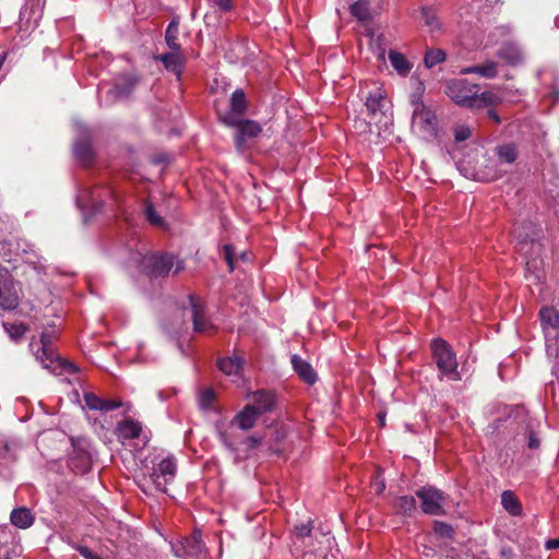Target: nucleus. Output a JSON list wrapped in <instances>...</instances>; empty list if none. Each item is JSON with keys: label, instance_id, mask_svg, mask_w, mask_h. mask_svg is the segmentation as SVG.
<instances>
[{"label": "nucleus", "instance_id": "obj_50", "mask_svg": "<svg viewBox=\"0 0 559 559\" xmlns=\"http://www.w3.org/2000/svg\"><path fill=\"white\" fill-rule=\"evenodd\" d=\"M245 443L247 444L248 449H254L261 443V439L251 436L245 440Z\"/></svg>", "mask_w": 559, "mask_h": 559}, {"label": "nucleus", "instance_id": "obj_17", "mask_svg": "<svg viewBox=\"0 0 559 559\" xmlns=\"http://www.w3.org/2000/svg\"><path fill=\"white\" fill-rule=\"evenodd\" d=\"M175 461L169 457L162 460L154 472V484L156 489H166V486L170 483V479L175 477Z\"/></svg>", "mask_w": 559, "mask_h": 559}, {"label": "nucleus", "instance_id": "obj_43", "mask_svg": "<svg viewBox=\"0 0 559 559\" xmlns=\"http://www.w3.org/2000/svg\"><path fill=\"white\" fill-rule=\"evenodd\" d=\"M97 190H98V188H94L92 190H87L86 191V195H84L83 198H85L86 202L90 203L92 206L102 207L103 206V202L98 201L96 199V191Z\"/></svg>", "mask_w": 559, "mask_h": 559}, {"label": "nucleus", "instance_id": "obj_10", "mask_svg": "<svg viewBox=\"0 0 559 559\" xmlns=\"http://www.w3.org/2000/svg\"><path fill=\"white\" fill-rule=\"evenodd\" d=\"M142 76L136 72L122 73L116 78L114 87L108 92L115 98L127 99L140 85Z\"/></svg>", "mask_w": 559, "mask_h": 559}, {"label": "nucleus", "instance_id": "obj_12", "mask_svg": "<svg viewBox=\"0 0 559 559\" xmlns=\"http://www.w3.org/2000/svg\"><path fill=\"white\" fill-rule=\"evenodd\" d=\"M233 128L237 129L235 146L238 152H243L246 142L258 138L262 132V128L257 121L243 118L239 119L238 124H235Z\"/></svg>", "mask_w": 559, "mask_h": 559}, {"label": "nucleus", "instance_id": "obj_49", "mask_svg": "<svg viewBox=\"0 0 559 559\" xmlns=\"http://www.w3.org/2000/svg\"><path fill=\"white\" fill-rule=\"evenodd\" d=\"M384 39L383 35H379L376 39V43L378 45V57L381 60H384L385 55V48L382 46V40Z\"/></svg>", "mask_w": 559, "mask_h": 559}, {"label": "nucleus", "instance_id": "obj_22", "mask_svg": "<svg viewBox=\"0 0 559 559\" xmlns=\"http://www.w3.org/2000/svg\"><path fill=\"white\" fill-rule=\"evenodd\" d=\"M260 415L249 404L243 407L234 418L238 427L242 430H249L254 425Z\"/></svg>", "mask_w": 559, "mask_h": 559}, {"label": "nucleus", "instance_id": "obj_53", "mask_svg": "<svg viewBox=\"0 0 559 559\" xmlns=\"http://www.w3.org/2000/svg\"><path fill=\"white\" fill-rule=\"evenodd\" d=\"M0 559H11V558L9 557V552H8V550H5L3 554H1V552H0Z\"/></svg>", "mask_w": 559, "mask_h": 559}, {"label": "nucleus", "instance_id": "obj_47", "mask_svg": "<svg viewBox=\"0 0 559 559\" xmlns=\"http://www.w3.org/2000/svg\"><path fill=\"white\" fill-rule=\"evenodd\" d=\"M371 484L374 487V489H384L385 488V484H384L381 473H377L374 476H372Z\"/></svg>", "mask_w": 559, "mask_h": 559}, {"label": "nucleus", "instance_id": "obj_54", "mask_svg": "<svg viewBox=\"0 0 559 559\" xmlns=\"http://www.w3.org/2000/svg\"><path fill=\"white\" fill-rule=\"evenodd\" d=\"M533 239H534L533 237H530V235H528V234H526V235L523 237V240H522V241H523V242H524V241H528V240H530V241H533Z\"/></svg>", "mask_w": 559, "mask_h": 559}, {"label": "nucleus", "instance_id": "obj_57", "mask_svg": "<svg viewBox=\"0 0 559 559\" xmlns=\"http://www.w3.org/2000/svg\"><path fill=\"white\" fill-rule=\"evenodd\" d=\"M107 194H112L111 190H109L108 188L106 189H103Z\"/></svg>", "mask_w": 559, "mask_h": 559}, {"label": "nucleus", "instance_id": "obj_45", "mask_svg": "<svg viewBox=\"0 0 559 559\" xmlns=\"http://www.w3.org/2000/svg\"><path fill=\"white\" fill-rule=\"evenodd\" d=\"M215 4L223 12H229L234 9V3L231 0H215Z\"/></svg>", "mask_w": 559, "mask_h": 559}, {"label": "nucleus", "instance_id": "obj_38", "mask_svg": "<svg viewBox=\"0 0 559 559\" xmlns=\"http://www.w3.org/2000/svg\"><path fill=\"white\" fill-rule=\"evenodd\" d=\"M216 400V393L212 388L204 389L199 396V404L202 409H210Z\"/></svg>", "mask_w": 559, "mask_h": 559}, {"label": "nucleus", "instance_id": "obj_26", "mask_svg": "<svg viewBox=\"0 0 559 559\" xmlns=\"http://www.w3.org/2000/svg\"><path fill=\"white\" fill-rule=\"evenodd\" d=\"M501 504L503 509L513 516H520L522 514V503L514 495V491H502Z\"/></svg>", "mask_w": 559, "mask_h": 559}, {"label": "nucleus", "instance_id": "obj_23", "mask_svg": "<svg viewBox=\"0 0 559 559\" xmlns=\"http://www.w3.org/2000/svg\"><path fill=\"white\" fill-rule=\"evenodd\" d=\"M495 154L500 162L506 164H513L519 157L518 145L513 142L503 143L495 148Z\"/></svg>", "mask_w": 559, "mask_h": 559}, {"label": "nucleus", "instance_id": "obj_32", "mask_svg": "<svg viewBox=\"0 0 559 559\" xmlns=\"http://www.w3.org/2000/svg\"><path fill=\"white\" fill-rule=\"evenodd\" d=\"M394 508L400 513L411 515L416 510V500L413 496H400L394 500Z\"/></svg>", "mask_w": 559, "mask_h": 559}, {"label": "nucleus", "instance_id": "obj_6", "mask_svg": "<svg viewBox=\"0 0 559 559\" xmlns=\"http://www.w3.org/2000/svg\"><path fill=\"white\" fill-rule=\"evenodd\" d=\"M248 108L246 93L243 90L237 88L231 93L228 110L218 114L219 121L226 127H234L238 124L239 119L243 118Z\"/></svg>", "mask_w": 559, "mask_h": 559}, {"label": "nucleus", "instance_id": "obj_21", "mask_svg": "<svg viewBox=\"0 0 559 559\" xmlns=\"http://www.w3.org/2000/svg\"><path fill=\"white\" fill-rule=\"evenodd\" d=\"M119 437L123 439L139 438L142 432V425L131 418L120 421L117 426Z\"/></svg>", "mask_w": 559, "mask_h": 559}, {"label": "nucleus", "instance_id": "obj_48", "mask_svg": "<svg viewBox=\"0 0 559 559\" xmlns=\"http://www.w3.org/2000/svg\"><path fill=\"white\" fill-rule=\"evenodd\" d=\"M540 442L537 436L531 430L528 435V442L527 447L530 449H537L539 447Z\"/></svg>", "mask_w": 559, "mask_h": 559}, {"label": "nucleus", "instance_id": "obj_25", "mask_svg": "<svg viewBox=\"0 0 559 559\" xmlns=\"http://www.w3.org/2000/svg\"><path fill=\"white\" fill-rule=\"evenodd\" d=\"M502 103V98L492 92L475 93L471 108L495 107Z\"/></svg>", "mask_w": 559, "mask_h": 559}, {"label": "nucleus", "instance_id": "obj_31", "mask_svg": "<svg viewBox=\"0 0 559 559\" xmlns=\"http://www.w3.org/2000/svg\"><path fill=\"white\" fill-rule=\"evenodd\" d=\"M350 14L360 22H368L371 20L370 7L368 0H358L349 8Z\"/></svg>", "mask_w": 559, "mask_h": 559}, {"label": "nucleus", "instance_id": "obj_19", "mask_svg": "<svg viewBox=\"0 0 559 559\" xmlns=\"http://www.w3.org/2000/svg\"><path fill=\"white\" fill-rule=\"evenodd\" d=\"M10 521L15 527L26 530L33 525L35 518L28 508L20 507L11 511Z\"/></svg>", "mask_w": 559, "mask_h": 559}, {"label": "nucleus", "instance_id": "obj_1", "mask_svg": "<svg viewBox=\"0 0 559 559\" xmlns=\"http://www.w3.org/2000/svg\"><path fill=\"white\" fill-rule=\"evenodd\" d=\"M59 334L55 330V325H50L49 329H45L40 334V347L35 353L36 359L40 361L44 368L56 370L57 367L69 373H76L78 367L71 361L61 359L56 352L55 341Z\"/></svg>", "mask_w": 559, "mask_h": 559}, {"label": "nucleus", "instance_id": "obj_13", "mask_svg": "<svg viewBox=\"0 0 559 559\" xmlns=\"http://www.w3.org/2000/svg\"><path fill=\"white\" fill-rule=\"evenodd\" d=\"M189 302L191 308L193 331L197 333L213 334L216 328L206 319L203 306L198 301L194 295H189Z\"/></svg>", "mask_w": 559, "mask_h": 559}, {"label": "nucleus", "instance_id": "obj_51", "mask_svg": "<svg viewBox=\"0 0 559 559\" xmlns=\"http://www.w3.org/2000/svg\"><path fill=\"white\" fill-rule=\"evenodd\" d=\"M487 117L492 120L493 122L496 123H500L501 122V119H500V116L498 115V112L495 110V109H488L487 110Z\"/></svg>", "mask_w": 559, "mask_h": 559}, {"label": "nucleus", "instance_id": "obj_36", "mask_svg": "<svg viewBox=\"0 0 559 559\" xmlns=\"http://www.w3.org/2000/svg\"><path fill=\"white\" fill-rule=\"evenodd\" d=\"M433 532L437 536L447 539H453L455 534L453 527L450 524L441 521H435Z\"/></svg>", "mask_w": 559, "mask_h": 559}, {"label": "nucleus", "instance_id": "obj_28", "mask_svg": "<svg viewBox=\"0 0 559 559\" xmlns=\"http://www.w3.org/2000/svg\"><path fill=\"white\" fill-rule=\"evenodd\" d=\"M389 60H390L392 67L394 68V70L400 75L405 76L412 70V63L406 59V57L403 53H401L399 51L390 50L389 51Z\"/></svg>", "mask_w": 559, "mask_h": 559}, {"label": "nucleus", "instance_id": "obj_55", "mask_svg": "<svg viewBox=\"0 0 559 559\" xmlns=\"http://www.w3.org/2000/svg\"><path fill=\"white\" fill-rule=\"evenodd\" d=\"M239 258L241 260H246L247 259V253L246 252L240 253Z\"/></svg>", "mask_w": 559, "mask_h": 559}, {"label": "nucleus", "instance_id": "obj_8", "mask_svg": "<svg viewBox=\"0 0 559 559\" xmlns=\"http://www.w3.org/2000/svg\"><path fill=\"white\" fill-rule=\"evenodd\" d=\"M479 92L477 84L467 80H455L447 84L448 96L457 105L471 108L475 93Z\"/></svg>", "mask_w": 559, "mask_h": 559}, {"label": "nucleus", "instance_id": "obj_37", "mask_svg": "<svg viewBox=\"0 0 559 559\" xmlns=\"http://www.w3.org/2000/svg\"><path fill=\"white\" fill-rule=\"evenodd\" d=\"M144 212L146 219L154 226H162L164 224V219L156 213V210L152 202L145 201L144 203Z\"/></svg>", "mask_w": 559, "mask_h": 559}, {"label": "nucleus", "instance_id": "obj_42", "mask_svg": "<svg viewBox=\"0 0 559 559\" xmlns=\"http://www.w3.org/2000/svg\"><path fill=\"white\" fill-rule=\"evenodd\" d=\"M295 532L297 537L304 538L309 537L312 532V522L308 521L307 523H301L295 526Z\"/></svg>", "mask_w": 559, "mask_h": 559}, {"label": "nucleus", "instance_id": "obj_41", "mask_svg": "<svg viewBox=\"0 0 559 559\" xmlns=\"http://www.w3.org/2000/svg\"><path fill=\"white\" fill-rule=\"evenodd\" d=\"M223 255L224 260L228 265L229 272L235 270V247L233 245H224L223 246Z\"/></svg>", "mask_w": 559, "mask_h": 559}, {"label": "nucleus", "instance_id": "obj_5", "mask_svg": "<svg viewBox=\"0 0 559 559\" xmlns=\"http://www.w3.org/2000/svg\"><path fill=\"white\" fill-rule=\"evenodd\" d=\"M432 357L443 376L456 374V355L451 346L442 338H436L431 343Z\"/></svg>", "mask_w": 559, "mask_h": 559}, {"label": "nucleus", "instance_id": "obj_14", "mask_svg": "<svg viewBox=\"0 0 559 559\" xmlns=\"http://www.w3.org/2000/svg\"><path fill=\"white\" fill-rule=\"evenodd\" d=\"M421 501V510L426 514L440 515L444 513L445 503L442 491H416Z\"/></svg>", "mask_w": 559, "mask_h": 559}, {"label": "nucleus", "instance_id": "obj_7", "mask_svg": "<svg viewBox=\"0 0 559 559\" xmlns=\"http://www.w3.org/2000/svg\"><path fill=\"white\" fill-rule=\"evenodd\" d=\"M413 127L426 136H433L437 132V117L420 99L414 103L412 117Z\"/></svg>", "mask_w": 559, "mask_h": 559}, {"label": "nucleus", "instance_id": "obj_52", "mask_svg": "<svg viewBox=\"0 0 559 559\" xmlns=\"http://www.w3.org/2000/svg\"><path fill=\"white\" fill-rule=\"evenodd\" d=\"M546 549L552 550L559 548V538L548 539L545 544Z\"/></svg>", "mask_w": 559, "mask_h": 559}, {"label": "nucleus", "instance_id": "obj_44", "mask_svg": "<svg viewBox=\"0 0 559 559\" xmlns=\"http://www.w3.org/2000/svg\"><path fill=\"white\" fill-rule=\"evenodd\" d=\"M122 406L121 401L119 400H104L102 402V412H109L119 408Z\"/></svg>", "mask_w": 559, "mask_h": 559}, {"label": "nucleus", "instance_id": "obj_16", "mask_svg": "<svg viewBox=\"0 0 559 559\" xmlns=\"http://www.w3.org/2000/svg\"><path fill=\"white\" fill-rule=\"evenodd\" d=\"M276 395L266 390H258L251 395V404H249L259 414L272 412L275 407Z\"/></svg>", "mask_w": 559, "mask_h": 559}, {"label": "nucleus", "instance_id": "obj_29", "mask_svg": "<svg viewBox=\"0 0 559 559\" xmlns=\"http://www.w3.org/2000/svg\"><path fill=\"white\" fill-rule=\"evenodd\" d=\"M217 366L222 372L237 376L242 369V359L238 356L219 358Z\"/></svg>", "mask_w": 559, "mask_h": 559}, {"label": "nucleus", "instance_id": "obj_34", "mask_svg": "<svg viewBox=\"0 0 559 559\" xmlns=\"http://www.w3.org/2000/svg\"><path fill=\"white\" fill-rule=\"evenodd\" d=\"M447 58L444 50L439 48H429L426 50L424 62L428 69L443 62Z\"/></svg>", "mask_w": 559, "mask_h": 559}, {"label": "nucleus", "instance_id": "obj_15", "mask_svg": "<svg viewBox=\"0 0 559 559\" xmlns=\"http://www.w3.org/2000/svg\"><path fill=\"white\" fill-rule=\"evenodd\" d=\"M155 60L160 61L167 71L173 72L180 80L186 67V57L180 50H171L170 52L158 55L155 57Z\"/></svg>", "mask_w": 559, "mask_h": 559}, {"label": "nucleus", "instance_id": "obj_35", "mask_svg": "<svg viewBox=\"0 0 559 559\" xmlns=\"http://www.w3.org/2000/svg\"><path fill=\"white\" fill-rule=\"evenodd\" d=\"M421 16L425 21V24L429 27V31L433 33L435 31L440 29V23L436 15V12L430 8H423Z\"/></svg>", "mask_w": 559, "mask_h": 559}, {"label": "nucleus", "instance_id": "obj_56", "mask_svg": "<svg viewBox=\"0 0 559 559\" xmlns=\"http://www.w3.org/2000/svg\"><path fill=\"white\" fill-rule=\"evenodd\" d=\"M533 227H534V226H533L531 223H530V224H527V225H524V226H523V228H527V229H531V228H533Z\"/></svg>", "mask_w": 559, "mask_h": 559}, {"label": "nucleus", "instance_id": "obj_27", "mask_svg": "<svg viewBox=\"0 0 559 559\" xmlns=\"http://www.w3.org/2000/svg\"><path fill=\"white\" fill-rule=\"evenodd\" d=\"M179 35V19L174 17L165 31V41L169 49L181 50V45L178 41Z\"/></svg>", "mask_w": 559, "mask_h": 559}, {"label": "nucleus", "instance_id": "obj_20", "mask_svg": "<svg viewBox=\"0 0 559 559\" xmlns=\"http://www.w3.org/2000/svg\"><path fill=\"white\" fill-rule=\"evenodd\" d=\"M497 56L512 67H515L523 61L521 50L516 45L511 43L501 46L497 51Z\"/></svg>", "mask_w": 559, "mask_h": 559}, {"label": "nucleus", "instance_id": "obj_2", "mask_svg": "<svg viewBox=\"0 0 559 559\" xmlns=\"http://www.w3.org/2000/svg\"><path fill=\"white\" fill-rule=\"evenodd\" d=\"M141 272L151 278L164 277L169 274L175 266L174 273L177 274L183 270V261L167 252H155L143 255L139 262Z\"/></svg>", "mask_w": 559, "mask_h": 559}, {"label": "nucleus", "instance_id": "obj_30", "mask_svg": "<svg viewBox=\"0 0 559 559\" xmlns=\"http://www.w3.org/2000/svg\"><path fill=\"white\" fill-rule=\"evenodd\" d=\"M462 73H475L487 79H493L498 74L497 63L493 61H488L484 64L465 68L462 70Z\"/></svg>", "mask_w": 559, "mask_h": 559}, {"label": "nucleus", "instance_id": "obj_46", "mask_svg": "<svg viewBox=\"0 0 559 559\" xmlns=\"http://www.w3.org/2000/svg\"><path fill=\"white\" fill-rule=\"evenodd\" d=\"M80 555L85 559H102L99 556L95 555L88 547L80 546L78 548Z\"/></svg>", "mask_w": 559, "mask_h": 559}, {"label": "nucleus", "instance_id": "obj_18", "mask_svg": "<svg viewBox=\"0 0 559 559\" xmlns=\"http://www.w3.org/2000/svg\"><path fill=\"white\" fill-rule=\"evenodd\" d=\"M294 371L298 377L308 384H313L317 381V373L311 365L302 359L300 356L294 354L290 358Z\"/></svg>", "mask_w": 559, "mask_h": 559}, {"label": "nucleus", "instance_id": "obj_11", "mask_svg": "<svg viewBox=\"0 0 559 559\" xmlns=\"http://www.w3.org/2000/svg\"><path fill=\"white\" fill-rule=\"evenodd\" d=\"M365 105L370 119L378 121H381L382 117H386V112L390 109L386 94L381 87H376L369 93Z\"/></svg>", "mask_w": 559, "mask_h": 559}, {"label": "nucleus", "instance_id": "obj_39", "mask_svg": "<svg viewBox=\"0 0 559 559\" xmlns=\"http://www.w3.org/2000/svg\"><path fill=\"white\" fill-rule=\"evenodd\" d=\"M85 405L92 411H100L103 399L93 392H86L83 395Z\"/></svg>", "mask_w": 559, "mask_h": 559}, {"label": "nucleus", "instance_id": "obj_24", "mask_svg": "<svg viewBox=\"0 0 559 559\" xmlns=\"http://www.w3.org/2000/svg\"><path fill=\"white\" fill-rule=\"evenodd\" d=\"M73 153L75 158L84 166H88L94 160V151L87 140L75 143Z\"/></svg>", "mask_w": 559, "mask_h": 559}, {"label": "nucleus", "instance_id": "obj_58", "mask_svg": "<svg viewBox=\"0 0 559 559\" xmlns=\"http://www.w3.org/2000/svg\"><path fill=\"white\" fill-rule=\"evenodd\" d=\"M497 178H498V176H492L489 180H495Z\"/></svg>", "mask_w": 559, "mask_h": 559}, {"label": "nucleus", "instance_id": "obj_4", "mask_svg": "<svg viewBox=\"0 0 559 559\" xmlns=\"http://www.w3.org/2000/svg\"><path fill=\"white\" fill-rule=\"evenodd\" d=\"M22 288L9 270L0 265V308L15 310L21 302Z\"/></svg>", "mask_w": 559, "mask_h": 559}, {"label": "nucleus", "instance_id": "obj_3", "mask_svg": "<svg viewBox=\"0 0 559 559\" xmlns=\"http://www.w3.org/2000/svg\"><path fill=\"white\" fill-rule=\"evenodd\" d=\"M72 452L69 456V467L75 474H85L91 471L95 460V451L91 441L85 437H71Z\"/></svg>", "mask_w": 559, "mask_h": 559}, {"label": "nucleus", "instance_id": "obj_9", "mask_svg": "<svg viewBox=\"0 0 559 559\" xmlns=\"http://www.w3.org/2000/svg\"><path fill=\"white\" fill-rule=\"evenodd\" d=\"M546 345L559 342V312L554 307H542L538 313Z\"/></svg>", "mask_w": 559, "mask_h": 559}, {"label": "nucleus", "instance_id": "obj_40", "mask_svg": "<svg viewBox=\"0 0 559 559\" xmlns=\"http://www.w3.org/2000/svg\"><path fill=\"white\" fill-rule=\"evenodd\" d=\"M453 133L455 142L460 143L471 138L472 129L468 126L459 124L454 127Z\"/></svg>", "mask_w": 559, "mask_h": 559}, {"label": "nucleus", "instance_id": "obj_33", "mask_svg": "<svg viewBox=\"0 0 559 559\" xmlns=\"http://www.w3.org/2000/svg\"><path fill=\"white\" fill-rule=\"evenodd\" d=\"M3 328L4 330L7 331V333L9 334L10 338L14 342H20L23 336L25 335V333L28 331V326L23 323V322H19V323H7V322H3Z\"/></svg>", "mask_w": 559, "mask_h": 559}]
</instances>
